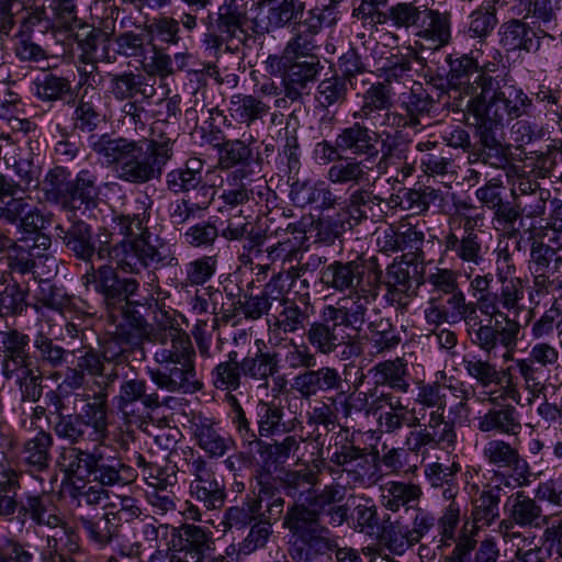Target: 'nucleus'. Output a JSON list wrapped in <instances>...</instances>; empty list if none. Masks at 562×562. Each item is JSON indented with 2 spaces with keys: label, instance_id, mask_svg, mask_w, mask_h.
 I'll use <instances>...</instances> for the list:
<instances>
[{
  "label": "nucleus",
  "instance_id": "35",
  "mask_svg": "<svg viewBox=\"0 0 562 562\" xmlns=\"http://www.w3.org/2000/svg\"><path fill=\"white\" fill-rule=\"evenodd\" d=\"M423 495L418 484L401 481H387L380 486V498L382 506L393 513L401 508L406 512L418 505Z\"/></svg>",
  "mask_w": 562,
  "mask_h": 562
},
{
  "label": "nucleus",
  "instance_id": "37",
  "mask_svg": "<svg viewBox=\"0 0 562 562\" xmlns=\"http://www.w3.org/2000/svg\"><path fill=\"white\" fill-rule=\"evenodd\" d=\"M447 385L438 383L420 384L415 398L416 407L411 411V418L407 427L417 428L422 426L428 414H442V401Z\"/></svg>",
  "mask_w": 562,
  "mask_h": 562
},
{
  "label": "nucleus",
  "instance_id": "16",
  "mask_svg": "<svg viewBox=\"0 0 562 562\" xmlns=\"http://www.w3.org/2000/svg\"><path fill=\"white\" fill-rule=\"evenodd\" d=\"M476 325L477 328L469 331L474 345L490 353L499 344L506 349L504 358L506 360L512 359V352L517 345V336L520 329L516 321L504 322L496 318L493 322L492 318H487L485 323L483 321L475 322L473 326Z\"/></svg>",
  "mask_w": 562,
  "mask_h": 562
},
{
  "label": "nucleus",
  "instance_id": "61",
  "mask_svg": "<svg viewBox=\"0 0 562 562\" xmlns=\"http://www.w3.org/2000/svg\"><path fill=\"white\" fill-rule=\"evenodd\" d=\"M366 162L364 159L358 160L357 157L336 162L328 169L327 179L333 183L359 186L369 181L370 169Z\"/></svg>",
  "mask_w": 562,
  "mask_h": 562
},
{
  "label": "nucleus",
  "instance_id": "45",
  "mask_svg": "<svg viewBox=\"0 0 562 562\" xmlns=\"http://www.w3.org/2000/svg\"><path fill=\"white\" fill-rule=\"evenodd\" d=\"M227 111L233 121L249 127L267 116L270 106L252 94L235 93L229 98Z\"/></svg>",
  "mask_w": 562,
  "mask_h": 562
},
{
  "label": "nucleus",
  "instance_id": "13",
  "mask_svg": "<svg viewBox=\"0 0 562 562\" xmlns=\"http://www.w3.org/2000/svg\"><path fill=\"white\" fill-rule=\"evenodd\" d=\"M282 527L308 547L313 560L321 555L331 559V553L336 558L337 551L342 549L338 538L322 521L283 516Z\"/></svg>",
  "mask_w": 562,
  "mask_h": 562
},
{
  "label": "nucleus",
  "instance_id": "33",
  "mask_svg": "<svg viewBox=\"0 0 562 562\" xmlns=\"http://www.w3.org/2000/svg\"><path fill=\"white\" fill-rule=\"evenodd\" d=\"M324 277H330L331 281H380L382 270L378 265L375 257L364 259L358 257L357 260L340 262L335 261L329 265L324 272Z\"/></svg>",
  "mask_w": 562,
  "mask_h": 562
},
{
  "label": "nucleus",
  "instance_id": "40",
  "mask_svg": "<svg viewBox=\"0 0 562 562\" xmlns=\"http://www.w3.org/2000/svg\"><path fill=\"white\" fill-rule=\"evenodd\" d=\"M97 181L98 177L93 171L89 169L80 170L76 178L70 181L67 203H65L64 209L76 211L82 206L86 209L94 206L100 194Z\"/></svg>",
  "mask_w": 562,
  "mask_h": 562
},
{
  "label": "nucleus",
  "instance_id": "22",
  "mask_svg": "<svg viewBox=\"0 0 562 562\" xmlns=\"http://www.w3.org/2000/svg\"><path fill=\"white\" fill-rule=\"evenodd\" d=\"M450 70L448 74V85L450 93H458L474 99L482 88H484L485 77L484 72L479 69L477 61L469 56L462 55L457 58H449Z\"/></svg>",
  "mask_w": 562,
  "mask_h": 562
},
{
  "label": "nucleus",
  "instance_id": "21",
  "mask_svg": "<svg viewBox=\"0 0 562 562\" xmlns=\"http://www.w3.org/2000/svg\"><path fill=\"white\" fill-rule=\"evenodd\" d=\"M337 137L345 154L363 157L366 161H373L380 155V133L368 127L361 120H355L350 125L340 128Z\"/></svg>",
  "mask_w": 562,
  "mask_h": 562
},
{
  "label": "nucleus",
  "instance_id": "32",
  "mask_svg": "<svg viewBox=\"0 0 562 562\" xmlns=\"http://www.w3.org/2000/svg\"><path fill=\"white\" fill-rule=\"evenodd\" d=\"M108 77L109 92L116 101L133 100L138 94L143 99H150L155 94V88L147 83V79L143 74L126 70L109 74Z\"/></svg>",
  "mask_w": 562,
  "mask_h": 562
},
{
  "label": "nucleus",
  "instance_id": "54",
  "mask_svg": "<svg viewBox=\"0 0 562 562\" xmlns=\"http://www.w3.org/2000/svg\"><path fill=\"white\" fill-rule=\"evenodd\" d=\"M532 40V27L522 20L510 19L499 27V44L507 52L530 54Z\"/></svg>",
  "mask_w": 562,
  "mask_h": 562
},
{
  "label": "nucleus",
  "instance_id": "51",
  "mask_svg": "<svg viewBox=\"0 0 562 562\" xmlns=\"http://www.w3.org/2000/svg\"><path fill=\"white\" fill-rule=\"evenodd\" d=\"M53 443L52 434L45 430H38L34 437L24 442L22 460L30 471L42 472L48 469Z\"/></svg>",
  "mask_w": 562,
  "mask_h": 562
},
{
  "label": "nucleus",
  "instance_id": "50",
  "mask_svg": "<svg viewBox=\"0 0 562 562\" xmlns=\"http://www.w3.org/2000/svg\"><path fill=\"white\" fill-rule=\"evenodd\" d=\"M416 150L422 153L420 168L429 177H443L454 173V160L442 148L438 149L437 142L424 140L416 144Z\"/></svg>",
  "mask_w": 562,
  "mask_h": 562
},
{
  "label": "nucleus",
  "instance_id": "38",
  "mask_svg": "<svg viewBox=\"0 0 562 562\" xmlns=\"http://www.w3.org/2000/svg\"><path fill=\"white\" fill-rule=\"evenodd\" d=\"M521 427L519 413L510 404L496 405L477 418V429L483 432L517 435Z\"/></svg>",
  "mask_w": 562,
  "mask_h": 562
},
{
  "label": "nucleus",
  "instance_id": "60",
  "mask_svg": "<svg viewBox=\"0 0 562 562\" xmlns=\"http://www.w3.org/2000/svg\"><path fill=\"white\" fill-rule=\"evenodd\" d=\"M26 505H29L30 519L36 526L56 527L63 524V518L57 514L49 494H26Z\"/></svg>",
  "mask_w": 562,
  "mask_h": 562
},
{
  "label": "nucleus",
  "instance_id": "48",
  "mask_svg": "<svg viewBox=\"0 0 562 562\" xmlns=\"http://www.w3.org/2000/svg\"><path fill=\"white\" fill-rule=\"evenodd\" d=\"M279 473L278 484L293 502L306 498L313 486H317L319 482L318 472L310 468L285 469Z\"/></svg>",
  "mask_w": 562,
  "mask_h": 562
},
{
  "label": "nucleus",
  "instance_id": "41",
  "mask_svg": "<svg viewBox=\"0 0 562 562\" xmlns=\"http://www.w3.org/2000/svg\"><path fill=\"white\" fill-rule=\"evenodd\" d=\"M290 194L300 206L316 204L322 210H328L338 204L337 196L324 181L311 183L296 180L291 186Z\"/></svg>",
  "mask_w": 562,
  "mask_h": 562
},
{
  "label": "nucleus",
  "instance_id": "63",
  "mask_svg": "<svg viewBox=\"0 0 562 562\" xmlns=\"http://www.w3.org/2000/svg\"><path fill=\"white\" fill-rule=\"evenodd\" d=\"M496 1H484L470 15L467 33L472 38L485 40L498 23Z\"/></svg>",
  "mask_w": 562,
  "mask_h": 562
},
{
  "label": "nucleus",
  "instance_id": "1",
  "mask_svg": "<svg viewBox=\"0 0 562 562\" xmlns=\"http://www.w3.org/2000/svg\"><path fill=\"white\" fill-rule=\"evenodd\" d=\"M175 139L160 135L147 142H137L110 134L91 135L89 147L102 165L116 177L132 184L158 180L173 156Z\"/></svg>",
  "mask_w": 562,
  "mask_h": 562
},
{
  "label": "nucleus",
  "instance_id": "3",
  "mask_svg": "<svg viewBox=\"0 0 562 562\" xmlns=\"http://www.w3.org/2000/svg\"><path fill=\"white\" fill-rule=\"evenodd\" d=\"M60 469L68 475L104 486L124 485L135 476L117 452L111 447L98 443L92 450L65 447L59 454Z\"/></svg>",
  "mask_w": 562,
  "mask_h": 562
},
{
  "label": "nucleus",
  "instance_id": "53",
  "mask_svg": "<svg viewBox=\"0 0 562 562\" xmlns=\"http://www.w3.org/2000/svg\"><path fill=\"white\" fill-rule=\"evenodd\" d=\"M250 171L244 169L231 170L226 176V188L223 189L221 199L231 207H236L254 200L255 188L249 179Z\"/></svg>",
  "mask_w": 562,
  "mask_h": 562
},
{
  "label": "nucleus",
  "instance_id": "52",
  "mask_svg": "<svg viewBox=\"0 0 562 562\" xmlns=\"http://www.w3.org/2000/svg\"><path fill=\"white\" fill-rule=\"evenodd\" d=\"M194 437L198 446L213 458L223 457L232 442L229 437L223 436L216 427V423L209 418H200L194 424Z\"/></svg>",
  "mask_w": 562,
  "mask_h": 562
},
{
  "label": "nucleus",
  "instance_id": "49",
  "mask_svg": "<svg viewBox=\"0 0 562 562\" xmlns=\"http://www.w3.org/2000/svg\"><path fill=\"white\" fill-rule=\"evenodd\" d=\"M218 153L217 165L221 170L244 169L250 171L254 161V150L250 142L243 139H225L216 145Z\"/></svg>",
  "mask_w": 562,
  "mask_h": 562
},
{
  "label": "nucleus",
  "instance_id": "34",
  "mask_svg": "<svg viewBox=\"0 0 562 562\" xmlns=\"http://www.w3.org/2000/svg\"><path fill=\"white\" fill-rule=\"evenodd\" d=\"M415 35L428 43L434 50L442 48L451 40L450 14L424 5V22Z\"/></svg>",
  "mask_w": 562,
  "mask_h": 562
},
{
  "label": "nucleus",
  "instance_id": "58",
  "mask_svg": "<svg viewBox=\"0 0 562 562\" xmlns=\"http://www.w3.org/2000/svg\"><path fill=\"white\" fill-rule=\"evenodd\" d=\"M501 488L494 487L483 491L473 501L471 517L473 530L491 526L499 517Z\"/></svg>",
  "mask_w": 562,
  "mask_h": 562
},
{
  "label": "nucleus",
  "instance_id": "20",
  "mask_svg": "<svg viewBox=\"0 0 562 562\" xmlns=\"http://www.w3.org/2000/svg\"><path fill=\"white\" fill-rule=\"evenodd\" d=\"M505 510L507 518L503 519L498 525L499 531L505 537L509 536L510 530L515 526L520 528H539L544 519L540 504L522 491H518L507 498Z\"/></svg>",
  "mask_w": 562,
  "mask_h": 562
},
{
  "label": "nucleus",
  "instance_id": "30",
  "mask_svg": "<svg viewBox=\"0 0 562 562\" xmlns=\"http://www.w3.org/2000/svg\"><path fill=\"white\" fill-rule=\"evenodd\" d=\"M256 352L248 355L240 360L244 378L258 383L259 386L268 387L270 376L277 374L280 370V359L277 352H263L265 341L257 339L255 341Z\"/></svg>",
  "mask_w": 562,
  "mask_h": 562
},
{
  "label": "nucleus",
  "instance_id": "23",
  "mask_svg": "<svg viewBox=\"0 0 562 562\" xmlns=\"http://www.w3.org/2000/svg\"><path fill=\"white\" fill-rule=\"evenodd\" d=\"M324 24L323 11L318 8L307 10L301 21L292 24V37L288 41L281 56H316L313 50L317 48L316 36Z\"/></svg>",
  "mask_w": 562,
  "mask_h": 562
},
{
  "label": "nucleus",
  "instance_id": "44",
  "mask_svg": "<svg viewBox=\"0 0 562 562\" xmlns=\"http://www.w3.org/2000/svg\"><path fill=\"white\" fill-rule=\"evenodd\" d=\"M393 105L392 89L385 82L372 83L362 94V104L352 113L353 120L372 121Z\"/></svg>",
  "mask_w": 562,
  "mask_h": 562
},
{
  "label": "nucleus",
  "instance_id": "11",
  "mask_svg": "<svg viewBox=\"0 0 562 562\" xmlns=\"http://www.w3.org/2000/svg\"><path fill=\"white\" fill-rule=\"evenodd\" d=\"M188 465L193 476L189 486L191 497L207 510L221 508L226 498L223 480L202 457L192 458Z\"/></svg>",
  "mask_w": 562,
  "mask_h": 562
},
{
  "label": "nucleus",
  "instance_id": "19",
  "mask_svg": "<svg viewBox=\"0 0 562 562\" xmlns=\"http://www.w3.org/2000/svg\"><path fill=\"white\" fill-rule=\"evenodd\" d=\"M446 250L458 258L461 263L458 269V276L472 281H490L487 276L483 274L481 263L483 258L481 256V244L477 237L458 236L456 233L450 232L445 238Z\"/></svg>",
  "mask_w": 562,
  "mask_h": 562
},
{
  "label": "nucleus",
  "instance_id": "57",
  "mask_svg": "<svg viewBox=\"0 0 562 562\" xmlns=\"http://www.w3.org/2000/svg\"><path fill=\"white\" fill-rule=\"evenodd\" d=\"M348 93L349 87L346 78L334 75L317 85L314 99L318 108L328 110L342 105L347 101Z\"/></svg>",
  "mask_w": 562,
  "mask_h": 562
},
{
  "label": "nucleus",
  "instance_id": "64",
  "mask_svg": "<svg viewBox=\"0 0 562 562\" xmlns=\"http://www.w3.org/2000/svg\"><path fill=\"white\" fill-rule=\"evenodd\" d=\"M379 532L385 546L396 554H402L416 544L411 537L409 527L401 519L391 520V517L387 516L383 520Z\"/></svg>",
  "mask_w": 562,
  "mask_h": 562
},
{
  "label": "nucleus",
  "instance_id": "14",
  "mask_svg": "<svg viewBox=\"0 0 562 562\" xmlns=\"http://www.w3.org/2000/svg\"><path fill=\"white\" fill-rule=\"evenodd\" d=\"M307 0H259L257 9L265 10V19L255 16L251 32L255 35H262L271 31L290 27L292 24L304 19Z\"/></svg>",
  "mask_w": 562,
  "mask_h": 562
},
{
  "label": "nucleus",
  "instance_id": "12",
  "mask_svg": "<svg viewBox=\"0 0 562 562\" xmlns=\"http://www.w3.org/2000/svg\"><path fill=\"white\" fill-rule=\"evenodd\" d=\"M171 548L184 562H209L215 558L213 532L194 524H182L171 529Z\"/></svg>",
  "mask_w": 562,
  "mask_h": 562
},
{
  "label": "nucleus",
  "instance_id": "43",
  "mask_svg": "<svg viewBox=\"0 0 562 562\" xmlns=\"http://www.w3.org/2000/svg\"><path fill=\"white\" fill-rule=\"evenodd\" d=\"M103 510L102 514L80 515L77 518L88 539L101 548L110 544L117 537L120 529L112 513H109L105 507Z\"/></svg>",
  "mask_w": 562,
  "mask_h": 562
},
{
  "label": "nucleus",
  "instance_id": "26",
  "mask_svg": "<svg viewBox=\"0 0 562 562\" xmlns=\"http://www.w3.org/2000/svg\"><path fill=\"white\" fill-rule=\"evenodd\" d=\"M342 386L344 380L339 371L333 367L305 370L297 374L292 383V389L304 400H310L318 393L339 391Z\"/></svg>",
  "mask_w": 562,
  "mask_h": 562
},
{
  "label": "nucleus",
  "instance_id": "39",
  "mask_svg": "<svg viewBox=\"0 0 562 562\" xmlns=\"http://www.w3.org/2000/svg\"><path fill=\"white\" fill-rule=\"evenodd\" d=\"M157 345L154 352V359L159 366L191 360L195 357V351L189 335L186 331L168 337L153 340Z\"/></svg>",
  "mask_w": 562,
  "mask_h": 562
},
{
  "label": "nucleus",
  "instance_id": "6",
  "mask_svg": "<svg viewBox=\"0 0 562 562\" xmlns=\"http://www.w3.org/2000/svg\"><path fill=\"white\" fill-rule=\"evenodd\" d=\"M56 420L53 430L68 447H77L85 441L102 443L109 437L108 395L98 392L82 408L80 414L54 413Z\"/></svg>",
  "mask_w": 562,
  "mask_h": 562
},
{
  "label": "nucleus",
  "instance_id": "15",
  "mask_svg": "<svg viewBox=\"0 0 562 562\" xmlns=\"http://www.w3.org/2000/svg\"><path fill=\"white\" fill-rule=\"evenodd\" d=\"M347 493V486L340 482H331L322 488L313 486L306 498L291 503L284 516L322 521V515L327 508L341 503Z\"/></svg>",
  "mask_w": 562,
  "mask_h": 562
},
{
  "label": "nucleus",
  "instance_id": "59",
  "mask_svg": "<svg viewBox=\"0 0 562 562\" xmlns=\"http://www.w3.org/2000/svg\"><path fill=\"white\" fill-rule=\"evenodd\" d=\"M461 521V507L458 503H450L441 513L437 520V528L439 533V548H448L451 544H456L459 541L463 531L468 535H472L473 530L468 531L465 521L461 528L459 535H457L458 527Z\"/></svg>",
  "mask_w": 562,
  "mask_h": 562
},
{
  "label": "nucleus",
  "instance_id": "62",
  "mask_svg": "<svg viewBox=\"0 0 562 562\" xmlns=\"http://www.w3.org/2000/svg\"><path fill=\"white\" fill-rule=\"evenodd\" d=\"M241 363L238 360V352L232 350L227 360L220 362L212 371L213 384L217 390L236 391L241 384Z\"/></svg>",
  "mask_w": 562,
  "mask_h": 562
},
{
  "label": "nucleus",
  "instance_id": "8",
  "mask_svg": "<svg viewBox=\"0 0 562 562\" xmlns=\"http://www.w3.org/2000/svg\"><path fill=\"white\" fill-rule=\"evenodd\" d=\"M112 223L113 229L128 239L131 248L119 261L120 269L135 274H140L143 269L150 267L157 270L162 256L151 241L153 235L146 226L145 216L114 212Z\"/></svg>",
  "mask_w": 562,
  "mask_h": 562
},
{
  "label": "nucleus",
  "instance_id": "36",
  "mask_svg": "<svg viewBox=\"0 0 562 562\" xmlns=\"http://www.w3.org/2000/svg\"><path fill=\"white\" fill-rule=\"evenodd\" d=\"M97 290L103 295L109 313L120 306L151 305L157 302L153 295L142 296L138 293V283H95Z\"/></svg>",
  "mask_w": 562,
  "mask_h": 562
},
{
  "label": "nucleus",
  "instance_id": "17",
  "mask_svg": "<svg viewBox=\"0 0 562 562\" xmlns=\"http://www.w3.org/2000/svg\"><path fill=\"white\" fill-rule=\"evenodd\" d=\"M161 405L162 402L156 392L147 393L145 380L132 378L122 381L116 396V406L124 416L142 419Z\"/></svg>",
  "mask_w": 562,
  "mask_h": 562
},
{
  "label": "nucleus",
  "instance_id": "27",
  "mask_svg": "<svg viewBox=\"0 0 562 562\" xmlns=\"http://www.w3.org/2000/svg\"><path fill=\"white\" fill-rule=\"evenodd\" d=\"M30 337L16 329L0 331V357L2 374L15 373L18 370L32 366L27 352Z\"/></svg>",
  "mask_w": 562,
  "mask_h": 562
},
{
  "label": "nucleus",
  "instance_id": "42",
  "mask_svg": "<svg viewBox=\"0 0 562 562\" xmlns=\"http://www.w3.org/2000/svg\"><path fill=\"white\" fill-rule=\"evenodd\" d=\"M204 161L198 157L188 158L182 165L166 175L167 189L175 194H188L202 182Z\"/></svg>",
  "mask_w": 562,
  "mask_h": 562
},
{
  "label": "nucleus",
  "instance_id": "9",
  "mask_svg": "<svg viewBox=\"0 0 562 562\" xmlns=\"http://www.w3.org/2000/svg\"><path fill=\"white\" fill-rule=\"evenodd\" d=\"M267 64L271 74L281 72L285 98L301 101L308 94L323 66L317 56H269Z\"/></svg>",
  "mask_w": 562,
  "mask_h": 562
},
{
  "label": "nucleus",
  "instance_id": "46",
  "mask_svg": "<svg viewBox=\"0 0 562 562\" xmlns=\"http://www.w3.org/2000/svg\"><path fill=\"white\" fill-rule=\"evenodd\" d=\"M34 86L35 95L43 102L63 101L69 104L75 103L77 99L72 83L67 77L47 72L36 78Z\"/></svg>",
  "mask_w": 562,
  "mask_h": 562
},
{
  "label": "nucleus",
  "instance_id": "25",
  "mask_svg": "<svg viewBox=\"0 0 562 562\" xmlns=\"http://www.w3.org/2000/svg\"><path fill=\"white\" fill-rule=\"evenodd\" d=\"M255 420L256 428L252 429L258 439H272L279 435L291 434L300 424L296 417L284 420L283 407L273 401L263 400H259L255 406Z\"/></svg>",
  "mask_w": 562,
  "mask_h": 562
},
{
  "label": "nucleus",
  "instance_id": "24",
  "mask_svg": "<svg viewBox=\"0 0 562 562\" xmlns=\"http://www.w3.org/2000/svg\"><path fill=\"white\" fill-rule=\"evenodd\" d=\"M108 318V335H115L128 346L143 348V340L147 339L148 323L138 311L120 306L110 312Z\"/></svg>",
  "mask_w": 562,
  "mask_h": 562
},
{
  "label": "nucleus",
  "instance_id": "56",
  "mask_svg": "<svg viewBox=\"0 0 562 562\" xmlns=\"http://www.w3.org/2000/svg\"><path fill=\"white\" fill-rule=\"evenodd\" d=\"M31 156V153L26 149L19 148L13 156L5 158L7 165L13 168L18 180L16 182L10 180L13 183V191L10 194H1L2 199L4 196L15 195L19 190L25 191L31 184L37 186L38 169L33 164Z\"/></svg>",
  "mask_w": 562,
  "mask_h": 562
},
{
  "label": "nucleus",
  "instance_id": "10",
  "mask_svg": "<svg viewBox=\"0 0 562 562\" xmlns=\"http://www.w3.org/2000/svg\"><path fill=\"white\" fill-rule=\"evenodd\" d=\"M328 473L336 480L345 476V486H367L372 476V464L364 449L344 445L329 456Z\"/></svg>",
  "mask_w": 562,
  "mask_h": 562
},
{
  "label": "nucleus",
  "instance_id": "29",
  "mask_svg": "<svg viewBox=\"0 0 562 562\" xmlns=\"http://www.w3.org/2000/svg\"><path fill=\"white\" fill-rule=\"evenodd\" d=\"M474 535L465 531L461 535L457 546L442 562H497L499 550L494 539H484L476 548Z\"/></svg>",
  "mask_w": 562,
  "mask_h": 562
},
{
  "label": "nucleus",
  "instance_id": "31",
  "mask_svg": "<svg viewBox=\"0 0 562 562\" xmlns=\"http://www.w3.org/2000/svg\"><path fill=\"white\" fill-rule=\"evenodd\" d=\"M472 124L476 130L480 144L477 151L474 153L476 159L497 169H506L507 166H510L509 148L495 136L497 127L477 121Z\"/></svg>",
  "mask_w": 562,
  "mask_h": 562
},
{
  "label": "nucleus",
  "instance_id": "2",
  "mask_svg": "<svg viewBox=\"0 0 562 562\" xmlns=\"http://www.w3.org/2000/svg\"><path fill=\"white\" fill-rule=\"evenodd\" d=\"M338 289L345 295L335 305H326L321 319L313 322L306 331L308 344L325 356L335 352L337 344L347 338V330L359 333L362 329L372 296L369 290L358 289L353 283H341Z\"/></svg>",
  "mask_w": 562,
  "mask_h": 562
},
{
  "label": "nucleus",
  "instance_id": "7",
  "mask_svg": "<svg viewBox=\"0 0 562 562\" xmlns=\"http://www.w3.org/2000/svg\"><path fill=\"white\" fill-rule=\"evenodd\" d=\"M227 403L231 407L229 417L240 439L256 446V452L260 459L262 470L266 472H281L285 470V464L290 458L294 457L299 451L304 438L291 434L281 439H258L254 435L250 420L247 418L246 412L241 407L237 397L233 394L226 395Z\"/></svg>",
  "mask_w": 562,
  "mask_h": 562
},
{
  "label": "nucleus",
  "instance_id": "4",
  "mask_svg": "<svg viewBox=\"0 0 562 562\" xmlns=\"http://www.w3.org/2000/svg\"><path fill=\"white\" fill-rule=\"evenodd\" d=\"M467 108L474 121L499 128L505 122L529 115L533 102L520 87L494 77L485 80L482 92L469 99Z\"/></svg>",
  "mask_w": 562,
  "mask_h": 562
},
{
  "label": "nucleus",
  "instance_id": "55",
  "mask_svg": "<svg viewBox=\"0 0 562 562\" xmlns=\"http://www.w3.org/2000/svg\"><path fill=\"white\" fill-rule=\"evenodd\" d=\"M351 514L352 528L358 532L368 536L379 533L381 524L378 514V507L373 501L366 496H351Z\"/></svg>",
  "mask_w": 562,
  "mask_h": 562
},
{
  "label": "nucleus",
  "instance_id": "28",
  "mask_svg": "<svg viewBox=\"0 0 562 562\" xmlns=\"http://www.w3.org/2000/svg\"><path fill=\"white\" fill-rule=\"evenodd\" d=\"M56 236L63 240L64 246L76 258L91 261L95 254L97 244L93 239L91 226L82 220H76L68 227L58 224L55 227Z\"/></svg>",
  "mask_w": 562,
  "mask_h": 562
},
{
  "label": "nucleus",
  "instance_id": "5",
  "mask_svg": "<svg viewBox=\"0 0 562 562\" xmlns=\"http://www.w3.org/2000/svg\"><path fill=\"white\" fill-rule=\"evenodd\" d=\"M257 2L248 0H224L218 7L214 24L204 34L203 44L214 56L221 53H239L252 41L250 16Z\"/></svg>",
  "mask_w": 562,
  "mask_h": 562
},
{
  "label": "nucleus",
  "instance_id": "47",
  "mask_svg": "<svg viewBox=\"0 0 562 562\" xmlns=\"http://www.w3.org/2000/svg\"><path fill=\"white\" fill-rule=\"evenodd\" d=\"M369 373L375 385H387L402 393H407L409 390L407 362L404 358L397 357L379 362L370 369Z\"/></svg>",
  "mask_w": 562,
  "mask_h": 562
},
{
  "label": "nucleus",
  "instance_id": "18",
  "mask_svg": "<svg viewBox=\"0 0 562 562\" xmlns=\"http://www.w3.org/2000/svg\"><path fill=\"white\" fill-rule=\"evenodd\" d=\"M149 375L158 389L170 393L189 394L202 387L196 379L194 359L159 366L151 369Z\"/></svg>",
  "mask_w": 562,
  "mask_h": 562
}]
</instances>
